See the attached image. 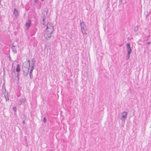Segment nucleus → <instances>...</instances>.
Segmentation results:
<instances>
[{
	"instance_id": "nucleus-15",
	"label": "nucleus",
	"mask_w": 151,
	"mask_h": 151,
	"mask_svg": "<svg viewBox=\"0 0 151 151\" xmlns=\"http://www.w3.org/2000/svg\"><path fill=\"white\" fill-rule=\"evenodd\" d=\"M130 53H127V56H126V58L127 60H128L129 59V58H130Z\"/></svg>"
},
{
	"instance_id": "nucleus-8",
	"label": "nucleus",
	"mask_w": 151,
	"mask_h": 151,
	"mask_svg": "<svg viewBox=\"0 0 151 151\" xmlns=\"http://www.w3.org/2000/svg\"><path fill=\"white\" fill-rule=\"evenodd\" d=\"M13 14L14 15L15 17L16 18H17L18 16V13L17 10L16 8L14 9Z\"/></svg>"
},
{
	"instance_id": "nucleus-14",
	"label": "nucleus",
	"mask_w": 151,
	"mask_h": 151,
	"mask_svg": "<svg viewBox=\"0 0 151 151\" xmlns=\"http://www.w3.org/2000/svg\"><path fill=\"white\" fill-rule=\"evenodd\" d=\"M12 75L13 77H14V76H15L16 75V73L15 72V69H14L13 70H12Z\"/></svg>"
},
{
	"instance_id": "nucleus-19",
	"label": "nucleus",
	"mask_w": 151,
	"mask_h": 151,
	"mask_svg": "<svg viewBox=\"0 0 151 151\" xmlns=\"http://www.w3.org/2000/svg\"><path fill=\"white\" fill-rule=\"evenodd\" d=\"M46 19V17L45 16V15H44L43 17V19H42V21L44 22H45V20Z\"/></svg>"
},
{
	"instance_id": "nucleus-26",
	"label": "nucleus",
	"mask_w": 151,
	"mask_h": 151,
	"mask_svg": "<svg viewBox=\"0 0 151 151\" xmlns=\"http://www.w3.org/2000/svg\"><path fill=\"white\" fill-rule=\"evenodd\" d=\"M26 64V65L27 66L28 68H29L30 67V65H29V63H25Z\"/></svg>"
},
{
	"instance_id": "nucleus-35",
	"label": "nucleus",
	"mask_w": 151,
	"mask_h": 151,
	"mask_svg": "<svg viewBox=\"0 0 151 151\" xmlns=\"http://www.w3.org/2000/svg\"><path fill=\"white\" fill-rule=\"evenodd\" d=\"M43 25H45V22H43Z\"/></svg>"
},
{
	"instance_id": "nucleus-29",
	"label": "nucleus",
	"mask_w": 151,
	"mask_h": 151,
	"mask_svg": "<svg viewBox=\"0 0 151 151\" xmlns=\"http://www.w3.org/2000/svg\"><path fill=\"white\" fill-rule=\"evenodd\" d=\"M35 64H34V63H31V66H35Z\"/></svg>"
},
{
	"instance_id": "nucleus-17",
	"label": "nucleus",
	"mask_w": 151,
	"mask_h": 151,
	"mask_svg": "<svg viewBox=\"0 0 151 151\" xmlns=\"http://www.w3.org/2000/svg\"><path fill=\"white\" fill-rule=\"evenodd\" d=\"M147 13L145 15V16L146 19L147 18V17L149 16V15H150V12H148L147 11Z\"/></svg>"
},
{
	"instance_id": "nucleus-27",
	"label": "nucleus",
	"mask_w": 151,
	"mask_h": 151,
	"mask_svg": "<svg viewBox=\"0 0 151 151\" xmlns=\"http://www.w3.org/2000/svg\"><path fill=\"white\" fill-rule=\"evenodd\" d=\"M39 0H35L34 2L35 4H37Z\"/></svg>"
},
{
	"instance_id": "nucleus-34",
	"label": "nucleus",
	"mask_w": 151,
	"mask_h": 151,
	"mask_svg": "<svg viewBox=\"0 0 151 151\" xmlns=\"http://www.w3.org/2000/svg\"><path fill=\"white\" fill-rule=\"evenodd\" d=\"M33 70L31 69L30 70L29 73H32Z\"/></svg>"
},
{
	"instance_id": "nucleus-22",
	"label": "nucleus",
	"mask_w": 151,
	"mask_h": 151,
	"mask_svg": "<svg viewBox=\"0 0 151 151\" xmlns=\"http://www.w3.org/2000/svg\"><path fill=\"white\" fill-rule=\"evenodd\" d=\"M29 63V65H30V60H27L25 62V63Z\"/></svg>"
},
{
	"instance_id": "nucleus-24",
	"label": "nucleus",
	"mask_w": 151,
	"mask_h": 151,
	"mask_svg": "<svg viewBox=\"0 0 151 151\" xmlns=\"http://www.w3.org/2000/svg\"><path fill=\"white\" fill-rule=\"evenodd\" d=\"M13 109L14 110V111H15V112H16V111H17V108H16V107H14L13 108Z\"/></svg>"
},
{
	"instance_id": "nucleus-38",
	"label": "nucleus",
	"mask_w": 151,
	"mask_h": 151,
	"mask_svg": "<svg viewBox=\"0 0 151 151\" xmlns=\"http://www.w3.org/2000/svg\"><path fill=\"white\" fill-rule=\"evenodd\" d=\"M9 58L11 59V57H10V56L9 57Z\"/></svg>"
},
{
	"instance_id": "nucleus-4",
	"label": "nucleus",
	"mask_w": 151,
	"mask_h": 151,
	"mask_svg": "<svg viewBox=\"0 0 151 151\" xmlns=\"http://www.w3.org/2000/svg\"><path fill=\"white\" fill-rule=\"evenodd\" d=\"M80 26L81 30H83L84 31H85L86 28V24L84 23V22L83 21L81 22V20H80Z\"/></svg>"
},
{
	"instance_id": "nucleus-18",
	"label": "nucleus",
	"mask_w": 151,
	"mask_h": 151,
	"mask_svg": "<svg viewBox=\"0 0 151 151\" xmlns=\"http://www.w3.org/2000/svg\"><path fill=\"white\" fill-rule=\"evenodd\" d=\"M138 26H136L134 28V31L135 32H137L138 31Z\"/></svg>"
},
{
	"instance_id": "nucleus-9",
	"label": "nucleus",
	"mask_w": 151,
	"mask_h": 151,
	"mask_svg": "<svg viewBox=\"0 0 151 151\" xmlns=\"http://www.w3.org/2000/svg\"><path fill=\"white\" fill-rule=\"evenodd\" d=\"M2 92L4 93L5 97H8V92L6 89L2 90Z\"/></svg>"
},
{
	"instance_id": "nucleus-28",
	"label": "nucleus",
	"mask_w": 151,
	"mask_h": 151,
	"mask_svg": "<svg viewBox=\"0 0 151 151\" xmlns=\"http://www.w3.org/2000/svg\"><path fill=\"white\" fill-rule=\"evenodd\" d=\"M5 99H6V101H8L9 100V99L8 98V97H6H6H5Z\"/></svg>"
},
{
	"instance_id": "nucleus-36",
	"label": "nucleus",
	"mask_w": 151,
	"mask_h": 151,
	"mask_svg": "<svg viewBox=\"0 0 151 151\" xmlns=\"http://www.w3.org/2000/svg\"><path fill=\"white\" fill-rule=\"evenodd\" d=\"M83 31L82 30V33H83V34H85V32H84V33H83Z\"/></svg>"
},
{
	"instance_id": "nucleus-16",
	"label": "nucleus",
	"mask_w": 151,
	"mask_h": 151,
	"mask_svg": "<svg viewBox=\"0 0 151 151\" xmlns=\"http://www.w3.org/2000/svg\"><path fill=\"white\" fill-rule=\"evenodd\" d=\"M29 77L31 79H32L33 78L32 73H29Z\"/></svg>"
},
{
	"instance_id": "nucleus-32",
	"label": "nucleus",
	"mask_w": 151,
	"mask_h": 151,
	"mask_svg": "<svg viewBox=\"0 0 151 151\" xmlns=\"http://www.w3.org/2000/svg\"><path fill=\"white\" fill-rule=\"evenodd\" d=\"M31 69L33 70L34 69V68H35L34 66H31Z\"/></svg>"
},
{
	"instance_id": "nucleus-5",
	"label": "nucleus",
	"mask_w": 151,
	"mask_h": 151,
	"mask_svg": "<svg viewBox=\"0 0 151 151\" xmlns=\"http://www.w3.org/2000/svg\"><path fill=\"white\" fill-rule=\"evenodd\" d=\"M26 101V99L25 98L22 96L21 98L19 99L18 101V104L20 106L22 103H24Z\"/></svg>"
},
{
	"instance_id": "nucleus-37",
	"label": "nucleus",
	"mask_w": 151,
	"mask_h": 151,
	"mask_svg": "<svg viewBox=\"0 0 151 151\" xmlns=\"http://www.w3.org/2000/svg\"><path fill=\"white\" fill-rule=\"evenodd\" d=\"M42 1H43L44 0H41Z\"/></svg>"
},
{
	"instance_id": "nucleus-3",
	"label": "nucleus",
	"mask_w": 151,
	"mask_h": 151,
	"mask_svg": "<svg viewBox=\"0 0 151 151\" xmlns=\"http://www.w3.org/2000/svg\"><path fill=\"white\" fill-rule=\"evenodd\" d=\"M46 28L47 29L50 28L54 29V26L53 24L51 22H48L47 24Z\"/></svg>"
},
{
	"instance_id": "nucleus-21",
	"label": "nucleus",
	"mask_w": 151,
	"mask_h": 151,
	"mask_svg": "<svg viewBox=\"0 0 151 151\" xmlns=\"http://www.w3.org/2000/svg\"><path fill=\"white\" fill-rule=\"evenodd\" d=\"M31 62L32 63H34V64H35V59H32L31 60Z\"/></svg>"
},
{
	"instance_id": "nucleus-1",
	"label": "nucleus",
	"mask_w": 151,
	"mask_h": 151,
	"mask_svg": "<svg viewBox=\"0 0 151 151\" xmlns=\"http://www.w3.org/2000/svg\"><path fill=\"white\" fill-rule=\"evenodd\" d=\"M29 69L30 68H27L25 66L23 67V74L24 75V76H26L28 75Z\"/></svg>"
},
{
	"instance_id": "nucleus-12",
	"label": "nucleus",
	"mask_w": 151,
	"mask_h": 151,
	"mask_svg": "<svg viewBox=\"0 0 151 151\" xmlns=\"http://www.w3.org/2000/svg\"><path fill=\"white\" fill-rule=\"evenodd\" d=\"M12 51L13 52L16 53L17 52V51L16 50V49L15 47V46L13 44L12 46Z\"/></svg>"
},
{
	"instance_id": "nucleus-40",
	"label": "nucleus",
	"mask_w": 151,
	"mask_h": 151,
	"mask_svg": "<svg viewBox=\"0 0 151 151\" xmlns=\"http://www.w3.org/2000/svg\"><path fill=\"white\" fill-rule=\"evenodd\" d=\"M1 4V2L0 1V5Z\"/></svg>"
},
{
	"instance_id": "nucleus-33",
	"label": "nucleus",
	"mask_w": 151,
	"mask_h": 151,
	"mask_svg": "<svg viewBox=\"0 0 151 151\" xmlns=\"http://www.w3.org/2000/svg\"><path fill=\"white\" fill-rule=\"evenodd\" d=\"M151 43L150 42H147V45H149Z\"/></svg>"
},
{
	"instance_id": "nucleus-39",
	"label": "nucleus",
	"mask_w": 151,
	"mask_h": 151,
	"mask_svg": "<svg viewBox=\"0 0 151 151\" xmlns=\"http://www.w3.org/2000/svg\"><path fill=\"white\" fill-rule=\"evenodd\" d=\"M1 1H2V0H0V1L1 2Z\"/></svg>"
},
{
	"instance_id": "nucleus-30",
	"label": "nucleus",
	"mask_w": 151,
	"mask_h": 151,
	"mask_svg": "<svg viewBox=\"0 0 151 151\" xmlns=\"http://www.w3.org/2000/svg\"><path fill=\"white\" fill-rule=\"evenodd\" d=\"M122 0H119V4L120 5L122 1Z\"/></svg>"
},
{
	"instance_id": "nucleus-31",
	"label": "nucleus",
	"mask_w": 151,
	"mask_h": 151,
	"mask_svg": "<svg viewBox=\"0 0 151 151\" xmlns=\"http://www.w3.org/2000/svg\"><path fill=\"white\" fill-rule=\"evenodd\" d=\"M22 123L24 124H25V120H23L22 121Z\"/></svg>"
},
{
	"instance_id": "nucleus-6",
	"label": "nucleus",
	"mask_w": 151,
	"mask_h": 151,
	"mask_svg": "<svg viewBox=\"0 0 151 151\" xmlns=\"http://www.w3.org/2000/svg\"><path fill=\"white\" fill-rule=\"evenodd\" d=\"M126 46L127 47V53H131L132 51V50L131 48L130 44L129 43H127L126 44Z\"/></svg>"
},
{
	"instance_id": "nucleus-25",
	"label": "nucleus",
	"mask_w": 151,
	"mask_h": 151,
	"mask_svg": "<svg viewBox=\"0 0 151 151\" xmlns=\"http://www.w3.org/2000/svg\"><path fill=\"white\" fill-rule=\"evenodd\" d=\"M17 79L19 80V73H18L17 74Z\"/></svg>"
},
{
	"instance_id": "nucleus-7",
	"label": "nucleus",
	"mask_w": 151,
	"mask_h": 151,
	"mask_svg": "<svg viewBox=\"0 0 151 151\" xmlns=\"http://www.w3.org/2000/svg\"><path fill=\"white\" fill-rule=\"evenodd\" d=\"M52 34L46 32L45 35H44V37L45 39L47 40H49L48 38L51 37Z\"/></svg>"
},
{
	"instance_id": "nucleus-10",
	"label": "nucleus",
	"mask_w": 151,
	"mask_h": 151,
	"mask_svg": "<svg viewBox=\"0 0 151 151\" xmlns=\"http://www.w3.org/2000/svg\"><path fill=\"white\" fill-rule=\"evenodd\" d=\"M53 30H54V29H47V28H46V32H47V33H51V34H52V32H53Z\"/></svg>"
},
{
	"instance_id": "nucleus-23",
	"label": "nucleus",
	"mask_w": 151,
	"mask_h": 151,
	"mask_svg": "<svg viewBox=\"0 0 151 151\" xmlns=\"http://www.w3.org/2000/svg\"><path fill=\"white\" fill-rule=\"evenodd\" d=\"M5 89H6L5 87V84L4 83L3 85V89L2 90H5Z\"/></svg>"
},
{
	"instance_id": "nucleus-20",
	"label": "nucleus",
	"mask_w": 151,
	"mask_h": 151,
	"mask_svg": "<svg viewBox=\"0 0 151 151\" xmlns=\"http://www.w3.org/2000/svg\"><path fill=\"white\" fill-rule=\"evenodd\" d=\"M46 121L47 120L46 118L45 117L43 118V122H44V123H46Z\"/></svg>"
},
{
	"instance_id": "nucleus-11",
	"label": "nucleus",
	"mask_w": 151,
	"mask_h": 151,
	"mask_svg": "<svg viewBox=\"0 0 151 151\" xmlns=\"http://www.w3.org/2000/svg\"><path fill=\"white\" fill-rule=\"evenodd\" d=\"M29 22H27L25 24V26L26 27H27L28 28L31 25V22L30 20H28V21Z\"/></svg>"
},
{
	"instance_id": "nucleus-2",
	"label": "nucleus",
	"mask_w": 151,
	"mask_h": 151,
	"mask_svg": "<svg viewBox=\"0 0 151 151\" xmlns=\"http://www.w3.org/2000/svg\"><path fill=\"white\" fill-rule=\"evenodd\" d=\"M122 117L121 119L122 120H125L127 118V113L126 111H124L122 113Z\"/></svg>"
},
{
	"instance_id": "nucleus-13",
	"label": "nucleus",
	"mask_w": 151,
	"mask_h": 151,
	"mask_svg": "<svg viewBox=\"0 0 151 151\" xmlns=\"http://www.w3.org/2000/svg\"><path fill=\"white\" fill-rule=\"evenodd\" d=\"M20 70V65L19 64H18L17 66V68L16 69V71L18 73H19Z\"/></svg>"
}]
</instances>
